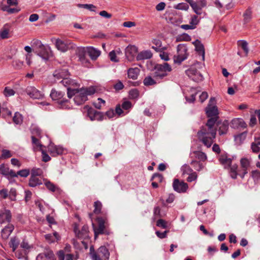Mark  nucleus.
<instances>
[{
    "mask_svg": "<svg viewBox=\"0 0 260 260\" xmlns=\"http://www.w3.org/2000/svg\"><path fill=\"white\" fill-rule=\"evenodd\" d=\"M100 15L104 18L109 19L112 17V15L109 13H108L106 11L103 10L100 12Z\"/></svg>",
    "mask_w": 260,
    "mask_h": 260,
    "instance_id": "nucleus-63",
    "label": "nucleus"
},
{
    "mask_svg": "<svg viewBox=\"0 0 260 260\" xmlns=\"http://www.w3.org/2000/svg\"><path fill=\"white\" fill-rule=\"evenodd\" d=\"M74 231L79 238L86 239L88 237V228L87 225H83L81 230L79 231H77V229L75 228Z\"/></svg>",
    "mask_w": 260,
    "mask_h": 260,
    "instance_id": "nucleus-21",
    "label": "nucleus"
},
{
    "mask_svg": "<svg viewBox=\"0 0 260 260\" xmlns=\"http://www.w3.org/2000/svg\"><path fill=\"white\" fill-rule=\"evenodd\" d=\"M79 8H84L90 11H95V7L92 4H78Z\"/></svg>",
    "mask_w": 260,
    "mask_h": 260,
    "instance_id": "nucleus-47",
    "label": "nucleus"
},
{
    "mask_svg": "<svg viewBox=\"0 0 260 260\" xmlns=\"http://www.w3.org/2000/svg\"><path fill=\"white\" fill-rule=\"evenodd\" d=\"M0 194L3 199H5L9 197L8 191L7 189L4 188L0 190Z\"/></svg>",
    "mask_w": 260,
    "mask_h": 260,
    "instance_id": "nucleus-64",
    "label": "nucleus"
},
{
    "mask_svg": "<svg viewBox=\"0 0 260 260\" xmlns=\"http://www.w3.org/2000/svg\"><path fill=\"white\" fill-rule=\"evenodd\" d=\"M132 103L129 101H124L122 103L121 107L124 110H128L132 108Z\"/></svg>",
    "mask_w": 260,
    "mask_h": 260,
    "instance_id": "nucleus-58",
    "label": "nucleus"
},
{
    "mask_svg": "<svg viewBox=\"0 0 260 260\" xmlns=\"http://www.w3.org/2000/svg\"><path fill=\"white\" fill-rule=\"evenodd\" d=\"M64 95V93L61 91H57L55 89H52L50 94L51 99L54 101H58L59 104L62 108H69L70 107L66 106V104L68 102V100L62 99Z\"/></svg>",
    "mask_w": 260,
    "mask_h": 260,
    "instance_id": "nucleus-12",
    "label": "nucleus"
},
{
    "mask_svg": "<svg viewBox=\"0 0 260 260\" xmlns=\"http://www.w3.org/2000/svg\"><path fill=\"white\" fill-rule=\"evenodd\" d=\"M190 3V5L193 10L194 12L198 15L202 14V9L203 7H200L196 2H193L192 0H187Z\"/></svg>",
    "mask_w": 260,
    "mask_h": 260,
    "instance_id": "nucleus-35",
    "label": "nucleus"
},
{
    "mask_svg": "<svg viewBox=\"0 0 260 260\" xmlns=\"http://www.w3.org/2000/svg\"><path fill=\"white\" fill-rule=\"evenodd\" d=\"M187 49L185 46L182 44H179L177 46V55L174 57V61L175 63H181L183 61L187 58Z\"/></svg>",
    "mask_w": 260,
    "mask_h": 260,
    "instance_id": "nucleus-10",
    "label": "nucleus"
},
{
    "mask_svg": "<svg viewBox=\"0 0 260 260\" xmlns=\"http://www.w3.org/2000/svg\"><path fill=\"white\" fill-rule=\"evenodd\" d=\"M175 9L186 11L189 8L188 5L186 3H181L174 6Z\"/></svg>",
    "mask_w": 260,
    "mask_h": 260,
    "instance_id": "nucleus-42",
    "label": "nucleus"
},
{
    "mask_svg": "<svg viewBox=\"0 0 260 260\" xmlns=\"http://www.w3.org/2000/svg\"><path fill=\"white\" fill-rule=\"evenodd\" d=\"M106 115L109 118H112L116 116V114L113 109H110L106 112Z\"/></svg>",
    "mask_w": 260,
    "mask_h": 260,
    "instance_id": "nucleus-62",
    "label": "nucleus"
},
{
    "mask_svg": "<svg viewBox=\"0 0 260 260\" xmlns=\"http://www.w3.org/2000/svg\"><path fill=\"white\" fill-rule=\"evenodd\" d=\"M13 122L16 124H20L22 122V116L21 114L16 112L13 118Z\"/></svg>",
    "mask_w": 260,
    "mask_h": 260,
    "instance_id": "nucleus-40",
    "label": "nucleus"
},
{
    "mask_svg": "<svg viewBox=\"0 0 260 260\" xmlns=\"http://www.w3.org/2000/svg\"><path fill=\"white\" fill-rule=\"evenodd\" d=\"M243 22L244 24H246L250 22L252 19V11L251 9H247L243 13Z\"/></svg>",
    "mask_w": 260,
    "mask_h": 260,
    "instance_id": "nucleus-34",
    "label": "nucleus"
},
{
    "mask_svg": "<svg viewBox=\"0 0 260 260\" xmlns=\"http://www.w3.org/2000/svg\"><path fill=\"white\" fill-rule=\"evenodd\" d=\"M219 160L220 162L224 166L225 168L229 167H231L232 159L230 158H228L225 155H222L219 157Z\"/></svg>",
    "mask_w": 260,
    "mask_h": 260,
    "instance_id": "nucleus-28",
    "label": "nucleus"
},
{
    "mask_svg": "<svg viewBox=\"0 0 260 260\" xmlns=\"http://www.w3.org/2000/svg\"><path fill=\"white\" fill-rule=\"evenodd\" d=\"M54 260V255L51 250L40 253L36 257V260Z\"/></svg>",
    "mask_w": 260,
    "mask_h": 260,
    "instance_id": "nucleus-20",
    "label": "nucleus"
},
{
    "mask_svg": "<svg viewBox=\"0 0 260 260\" xmlns=\"http://www.w3.org/2000/svg\"><path fill=\"white\" fill-rule=\"evenodd\" d=\"M156 80L153 79L151 76H147L144 78L143 83L145 86L153 85L157 83Z\"/></svg>",
    "mask_w": 260,
    "mask_h": 260,
    "instance_id": "nucleus-38",
    "label": "nucleus"
},
{
    "mask_svg": "<svg viewBox=\"0 0 260 260\" xmlns=\"http://www.w3.org/2000/svg\"><path fill=\"white\" fill-rule=\"evenodd\" d=\"M219 134L220 135L225 134L229 128V122L227 120H224L223 122L219 124Z\"/></svg>",
    "mask_w": 260,
    "mask_h": 260,
    "instance_id": "nucleus-31",
    "label": "nucleus"
},
{
    "mask_svg": "<svg viewBox=\"0 0 260 260\" xmlns=\"http://www.w3.org/2000/svg\"><path fill=\"white\" fill-rule=\"evenodd\" d=\"M252 177L255 180H257L260 178V172L257 170L253 171L251 172Z\"/></svg>",
    "mask_w": 260,
    "mask_h": 260,
    "instance_id": "nucleus-60",
    "label": "nucleus"
},
{
    "mask_svg": "<svg viewBox=\"0 0 260 260\" xmlns=\"http://www.w3.org/2000/svg\"><path fill=\"white\" fill-rule=\"evenodd\" d=\"M14 229V227L11 224H9L6 226L1 232L2 237L3 239H7Z\"/></svg>",
    "mask_w": 260,
    "mask_h": 260,
    "instance_id": "nucleus-22",
    "label": "nucleus"
},
{
    "mask_svg": "<svg viewBox=\"0 0 260 260\" xmlns=\"http://www.w3.org/2000/svg\"><path fill=\"white\" fill-rule=\"evenodd\" d=\"M16 196H17V191L16 189L14 188H11L9 193V199L13 201H15L16 200Z\"/></svg>",
    "mask_w": 260,
    "mask_h": 260,
    "instance_id": "nucleus-48",
    "label": "nucleus"
},
{
    "mask_svg": "<svg viewBox=\"0 0 260 260\" xmlns=\"http://www.w3.org/2000/svg\"><path fill=\"white\" fill-rule=\"evenodd\" d=\"M102 207V203L99 201H95L94 203V210L93 212L95 214H99L101 213Z\"/></svg>",
    "mask_w": 260,
    "mask_h": 260,
    "instance_id": "nucleus-41",
    "label": "nucleus"
},
{
    "mask_svg": "<svg viewBox=\"0 0 260 260\" xmlns=\"http://www.w3.org/2000/svg\"><path fill=\"white\" fill-rule=\"evenodd\" d=\"M84 109L85 110L87 111V115L91 121L103 120L104 116L101 112L97 111L88 106H85Z\"/></svg>",
    "mask_w": 260,
    "mask_h": 260,
    "instance_id": "nucleus-11",
    "label": "nucleus"
},
{
    "mask_svg": "<svg viewBox=\"0 0 260 260\" xmlns=\"http://www.w3.org/2000/svg\"><path fill=\"white\" fill-rule=\"evenodd\" d=\"M46 240L49 243H53L58 241L60 237L56 232H54L52 234H49L45 235Z\"/></svg>",
    "mask_w": 260,
    "mask_h": 260,
    "instance_id": "nucleus-29",
    "label": "nucleus"
},
{
    "mask_svg": "<svg viewBox=\"0 0 260 260\" xmlns=\"http://www.w3.org/2000/svg\"><path fill=\"white\" fill-rule=\"evenodd\" d=\"M191 164L193 165L194 169L198 171L202 170L204 168L203 164L199 161H192Z\"/></svg>",
    "mask_w": 260,
    "mask_h": 260,
    "instance_id": "nucleus-49",
    "label": "nucleus"
},
{
    "mask_svg": "<svg viewBox=\"0 0 260 260\" xmlns=\"http://www.w3.org/2000/svg\"><path fill=\"white\" fill-rule=\"evenodd\" d=\"M152 54L150 50L141 51L138 55L137 58L139 60L147 59L151 58Z\"/></svg>",
    "mask_w": 260,
    "mask_h": 260,
    "instance_id": "nucleus-32",
    "label": "nucleus"
},
{
    "mask_svg": "<svg viewBox=\"0 0 260 260\" xmlns=\"http://www.w3.org/2000/svg\"><path fill=\"white\" fill-rule=\"evenodd\" d=\"M199 23V20L198 19V17L196 15H194L191 17L190 24L192 25L193 26L196 27V25H197Z\"/></svg>",
    "mask_w": 260,
    "mask_h": 260,
    "instance_id": "nucleus-61",
    "label": "nucleus"
},
{
    "mask_svg": "<svg viewBox=\"0 0 260 260\" xmlns=\"http://www.w3.org/2000/svg\"><path fill=\"white\" fill-rule=\"evenodd\" d=\"M139 72L140 70L138 68H130L127 71L128 77L133 80H136L138 78Z\"/></svg>",
    "mask_w": 260,
    "mask_h": 260,
    "instance_id": "nucleus-30",
    "label": "nucleus"
},
{
    "mask_svg": "<svg viewBox=\"0 0 260 260\" xmlns=\"http://www.w3.org/2000/svg\"><path fill=\"white\" fill-rule=\"evenodd\" d=\"M26 92L32 99H42L44 94L34 86H28L26 89Z\"/></svg>",
    "mask_w": 260,
    "mask_h": 260,
    "instance_id": "nucleus-15",
    "label": "nucleus"
},
{
    "mask_svg": "<svg viewBox=\"0 0 260 260\" xmlns=\"http://www.w3.org/2000/svg\"><path fill=\"white\" fill-rule=\"evenodd\" d=\"M193 45L196 47V50L198 52L199 54L202 55V60L205 59V49L203 44L198 40H196L193 42Z\"/></svg>",
    "mask_w": 260,
    "mask_h": 260,
    "instance_id": "nucleus-23",
    "label": "nucleus"
},
{
    "mask_svg": "<svg viewBox=\"0 0 260 260\" xmlns=\"http://www.w3.org/2000/svg\"><path fill=\"white\" fill-rule=\"evenodd\" d=\"M53 75L57 79H62L60 83L67 88L70 86H77V82L69 78V73L67 68L60 69L55 71Z\"/></svg>",
    "mask_w": 260,
    "mask_h": 260,
    "instance_id": "nucleus-5",
    "label": "nucleus"
},
{
    "mask_svg": "<svg viewBox=\"0 0 260 260\" xmlns=\"http://www.w3.org/2000/svg\"><path fill=\"white\" fill-rule=\"evenodd\" d=\"M6 26V25H5L0 31V37L3 39L9 38V29Z\"/></svg>",
    "mask_w": 260,
    "mask_h": 260,
    "instance_id": "nucleus-44",
    "label": "nucleus"
},
{
    "mask_svg": "<svg viewBox=\"0 0 260 260\" xmlns=\"http://www.w3.org/2000/svg\"><path fill=\"white\" fill-rule=\"evenodd\" d=\"M12 153L9 150L3 149L2 150L1 158L6 159L12 156Z\"/></svg>",
    "mask_w": 260,
    "mask_h": 260,
    "instance_id": "nucleus-46",
    "label": "nucleus"
},
{
    "mask_svg": "<svg viewBox=\"0 0 260 260\" xmlns=\"http://www.w3.org/2000/svg\"><path fill=\"white\" fill-rule=\"evenodd\" d=\"M79 84L77 83V86H70L67 88V94L69 98L71 99L73 96L74 101L77 105H80L83 104L87 100V96L93 94L95 90L93 87L88 88H81L78 89Z\"/></svg>",
    "mask_w": 260,
    "mask_h": 260,
    "instance_id": "nucleus-2",
    "label": "nucleus"
},
{
    "mask_svg": "<svg viewBox=\"0 0 260 260\" xmlns=\"http://www.w3.org/2000/svg\"><path fill=\"white\" fill-rule=\"evenodd\" d=\"M97 220L98 222V226L96 228L94 227V237L95 239L97 238L99 235L106 233L105 231V220L101 217H98L97 218Z\"/></svg>",
    "mask_w": 260,
    "mask_h": 260,
    "instance_id": "nucleus-16",
    "label": "nucleus"
},
{
    "mask_svg": "<svg viewBox=\"0 0 260 260\" xmlns=\"http://www.w3.org/2000/svg\"><path fill=\"white\" fill-rule=\"evenodd\" d=\"M9 168L6 166L5 164H2L0 165V174L5 176H8V170Z\"/></svg>",
    "mask_w": 260,
    "mask_h": 260,
    "instance_id": "nucleus-50",
    "label": "nucleus"
},
{
    "mask_svg": "<svg viewBox=\"0 0 260 260\" xmlns=\"http://www.w3.org/2000/svg\"><path fill=\"white\" fill-rule=\"evenodd\" d=\"M12 214L10 210L5 208L0 210V224L10 222Z\"/></svg>",
    "mask_w": 260,
    "mask_h": 260,
    "instance_id": "nucleus-17",
    "label": "nucleus"
},
{
    "mask_svg": "<svg viewBox=\"0 0 260 260\" xmlns=\"http://www.w3.org/2000/svg\"><path fill=\"white\" fill-rule=\"evenodd\" d=\"M231 127L234 129H238L239 128H245L246 127V124L242 118H234L231 122Z\"/></svg>",
    "mask_w": 260,
    "mask_h": 260,
    "instance_id": "nucleus-19",
    "label": "nucleus"
},
{
    "mask_svg": "<svg viewBox=\"0 0 260 260\" xmlns=\"http://www.w3.org/2000/svg\"><path fill=\"white\" fill-rule=\"evenodd\" d=\"M15 91L12 88H10L8 86H7L5 88L3 94L5 96H13L15 94Z\"/></svg>",
    "mask_w": 260,
    "mask_h": 260,
    "instance_id": "nucleus-43",
    "label": "nucleus"
},
{
    "mask_svg": "<svg viewBox=\"0 0 260 260\" xmlns=\"http://www.w3.org/2000/svg\"><path fill=\"white\" fill-rule=\"evenodd\" d=\"M64 151V148L60 146H56L52 143L48 146V151L52 156L62 154Z\"/></svg>",
    "mask_w": 260,
    "mask_h": 260,
    "instance_id": "nucleus-18",
    "label": "nucleus"
},
{
    "mask_svg": "<svg viewBox=\"0 0 260 260\" xmlns=\"http://www.w3.org/2000/svg\"><path fill=\"white\" fill-rule=\"evenodd\" d=\"M32 43L33 51L43 59L47 61L52 56V51L49 46L43 44L39 40H34Z\"/></svg>",
    "mask_w": 260,
    "mask_h": 260,
    "instance_id": "nucleus-4",
    "label": "nucleus"
},
{
    "mask_svg": "<svg viewBox=\"0 0 260 260\" xmlns=\"http://www.w3.org/2000/svg\"><path fill=\"white\" fill-rule=\"evenodd\" d=\"M19 244V240L16 237H13L11 239L10 242L9 243L10 246L12 248V250L14 252L18 246Z\"/></svg>",
    "mask_w": 260,
    "mask_h": 260,
    "instance_id": "nucleus-36",
    "label": "nucleus"
},
{
    "mask_svg": "<svg viewBox=\"0 0 260 260\" xmlns=\"http://www.w3.org/2000/svg\"><path fill=\"white\" fill-rule=\"evenodd\" d=\"M197 174L196 172H192L189 174L188 177L187 178V181L188 182H192L196 180L197 179Z\"/></svg>",
    "mask_w": 260,
    "mask_h": 260,
    "instance_id": "nucleus-57",
    "label": "nucleus"
},
{
    "mask_svg": "<svg viewBox=\"0 0 260 260\" xmlns=\"http://www.w3.org/2000/svg\"><path fill=\"white\" fill-rule=\"evenodd\" d=\"M156 225L158 227L162 228V229H166L167 228V222L162 219H160L157 220Z\"/></svg>",
    "mask_w": 260,
    "mask_h": 260,
    "instance_id": "nucleus-55",
    "label": "nucleus"
},
{
    "mask_svg": "<svg viewBox=\"0 0 260 260\" xmlns=\"http://www.w3.org/2000/svg\"><path fill=\"white\" fill-rule=\"evenodd\" d=\"M174 189L179 193H184L188 188V184L183 181H180L178 179H174L173 183Z\"/></svg>",
    "mask_w": 260,
    "mask_h": 260,
    "instance_id": "nucleus-14",
    "label": "nucleus"
},
{
    "mask_svg": "<svg viewBox=\"0 0 260 260\" xmlns=\"http://www.w3.org/2000/svg\"><path fill=\"white\" fill-rule=\"evenodd\" d=\"M30 174V171L28 169H23L17 172L18 176L22 177H26Z\"/></svg>",
    "mask_w": 260,
    "mask_h": 260,
    "instance_id": "nucleus-52",
    "label": "nucleus"
},
{
    "mask_svg": "<svg viewBox=\"0 0 260 260\" xmlns=\"http://www.w3.org/2000/svg\"><path fill=\"white\" fill-rule=\"evenodd\" d=\"M182 171L183 174H187L189 175V174L192 173V170L190 168V167L187 165L183 166L182 168Z\"/></svg>",
    "mask_w": 260,
    "mask_h": 260,
    "instance_id": "nucleus-56",
    "label": "nucleus"
},
{
    "mask_svg": "<svg viewBox=\"0 0 260 260\" xmlns=\"http://www.w3.org/2000/svg\"><path fill=\"white\" fill-rule=\"evenodd\" d=\"M42 174V171L40 168H33L31 171V176L38 177L41 176Z\"/></svg>",
    "mask_w": 260,
    "mask_h": 260,
    "instance_id": "nucleus-51",
    "label": "nucleus"
},
{
    "mask_svg": "<svg viewBox=\"0 0 260 260\" xmlns=\"http://www.w3.org/2000/svg\"><path fill=\"white\" fill-rule=\"evenodd\" d=\"M77 53L79 57L80 60L82 62H83L85 60V56L86 54V50L85 48H78Z\"/></svg>",
    "mask_w": 260,
    "mask_h": 260,
    "instance_id": "nucleus-37",
    "label": "nucleus"
},
{
    "mask_svg": "<svg viewBox=\"0 0 260 260\" xmlns=\"http://www.w3.org/2000/svg\"><path fill=\"white\" fill-rule=\"evenodd\" d=\"M215 123V118H209L206 125L198 133L199 139L208 148L211 147L216 137L217 128Z\"/></svg>",
    "mask_w": 260,
    "mask_h": 260,
    "instance_id": "nucleus-1",
    "label": "nucleus"
},
{
    "mask_svg": "<svg viewBox=\"0 0 260 260\" xmlns=\"http://www.w3.org/2000/svg\"><path fill=\"white\" fill-rule=\"evenodd\" d=\"M55 44L57 49L63 52H65L70 49H74L76 48V45L70 40H62L59 39H56Z\"/></svg>",
    "mask_w": 260,
    "mask_h": 260,
    "instance_id": "nucleus-8",
    "label": "nucleus"
},
{
    "mask_svg": "<svg viewBox=\"0 0 260 260\" xmlns=\"http://www.w3.org/2000/svg\"><path fill=\"white\" fill-rule=\"evenodd\" d=\"M172 71V67L167 63L157 64L154 67L153 77L156 80H161Z\"/></svg>",
    "mask_w": 260,
    "mask_h": 260,
    "instance_id": "nucleus-6",
    "label": "nucleus"
},
{
    "mask_svg": "<svg viewBox=\"0 0 260 260\" xmlns=\"http://www.w3.org/2000/svg\"><path fill=\"white\" fill-rule=\"evenodd\" d=\"M45 185L46 187L50 191L54 192L59 190V188L55 186L53 183L50 181H47L45 182Z\"/></svg>",
    "mask_w": 260,
    "mask_h": 260,
    "instance_id": "nucleus-45",
    "label": "nucleus"
},
{
    "mask_svg": "<svg viewBox=\"0 0 260 260\" xmlns=\"http://www.w3.org/2000/svg\"><path fill=\"white\" fill-rule=\"evenodd\" d=\"M117 55L116 54V52L114 51H111L109 53V56L110 57L111 61L114 62H117L119 61V59L117 58Z\"/></svg>",
    "mask_w": 260,
    "mask_h": 260,
    "instance_id": "nucleus-53",
    "label": "nucleus"
},
{
    "mask_svg": "<svg viewBox=\"0 0 260 260\" xmlns=\"http://www.w3.org/2000/svg\"><path fill=\"white\" fill-rule=\"evenodd\" d=\"M239 45L241 47L242 49L245 52L246 55H247L249 52V48L248 47V43L245 40H240L238 41Z\"/></svg>",
    "mask_w": 260,
    "mask_h": 260,
    "instance_id": "nucleus-39",
    "label": "nucleus"
},
{
    "mask_svg": "<svg viewBox=\"0 0 260 260\" xmlns=\"http://www.w3.org/2000/svg\"><path fill=\"white\" fill-rule=\"evenodd\" d=\"M87 52L91 59L95 60L100 55L101 51L92 47L87 48Z\"/></svg>",
    "mask_w": 260,
    "mask_h": 260,
    "instance_id": "nucleus-25",
    "label": "nucleus"
},
{
    "mask_svg": "<svg viewBox=\"0 0 260 260\" xmlns=\"http://www.w3.org/2000/svg\"><path fill=\"white\" fill-rule=\"evenodd\" d=\"M42 184V181L41 179H39L38 177L30 176L28 183L29 186L34 187Z\"/></svg>",
    "mask_w": 260,
    "mask_h": 260,
    "instance_id": "nucleus-33",
    "label": "nucleus"
},
{
    "mask_svg": "<svg viewBox=\"0 0 260 260\" xmlns=\"http://www.w3.org/2000/svg\"><path fill=\"white\" fill-rule=\"evenodd\" d=\"M105 101L101 98L98 99L97 101L93 103L94 107L97 109H101L102 105H104Z\"/></svg>",
    "mask_w": 260,
    "mask_h": 260,
    "instance_id": "nucleus-54",
    "label": "nucleus"
},
{
    "mask_svg": "<svg viewBox=\"0 0 260 260\" xmlns=\"http://www.w3.org/2000/svg\"><path fill=\"white\" fill-rule=\"evenodd\" d=\"M137 52L138 48L135 45H128L125 50V55L127 58L134 56Z\"/></svg>",
    "mask_w": 260,
    "mask_h": 260,
    "instance_id": "nucleus-26",
    "label": "nucleus"
},
{
    "mask_svg": "<svg viewBox=\"0 0 260 260\" xmlns=\"http://www.w3.org/2000/svg\"><path fill=\"white\" fill-rule=\"evenodd\" d=\"M20 246L21 248L24 249V250H23L21 252H19L18 251H17L16 254H17V257L19 259L22 258H26V250L30 248V246L27 242H25L24 241L21 243Z\"/></svg>",
    "mask_w": 260,
    "mask_h": 260,
    "instance_id": "nucleus-24",
    "label": "nucleus"
},
{
    "mask_svg": "<svg viewBox=\"0 0 260 260\" xmlns=\"http://www.w3.org/2000/svg\"><path fill=\"white\" fill-rule=\"evenodd\" d=\"M208 97V93L206 91L202 92L199 96V100L201 103H203Z\"/></svg>",
    "mask_w": 260,
    "mask_h": 260,
    "instance_id": "nucleus-59",
    "label": "nucleus"
},
{
    "mask_svg": "<svg viewBox=\"0 0 260 260\" xmlns=\"http://www.w3.org/2000/svg\"><path fill=\"white\" fill-rule=\"evenodd\" d=\"M215 99L211 98L205 109V111L207 117L209 118H215L216 122L218 118V110L217 107L215 105Z\"/></svg>",
    "mask_w": 260,
    "mask_h": 260,
    "instance_id": "nucleus-7",
    "label": "nucleus"
},
{
    "mask_svg": "<svg viewBox=\"0 0 260 260\" xmlns=\"http://www.w3.org/2000/svg\"><path fill=\"white\" fill-rule=\"evenodd\" d=\"M92 260H108L110 253L105 246H101L96 252L90 253Z\"/></svg>",
    "mask_w": 260,
    "mask_h": 260,
    "instance_id": "nucleus-9",
    "label": "nucleus"
},
{
    "mask_svg": "<svg viewBox=\"0 0 260 260\" xmlns=\"http://www.w3.org/2000/svg\"><path fill=\"white\" fill-rule=\"evenodd\" d=\"M152 43L155 46H152V48L155 50L156 52H160L167 49L166 47H162L161 42L159 39H153L152 40Z\"/></svg>",
    "mask_w": 260,
    "mask_h": 260,
    "instance_id": "nucleus-27",
    "label": "nucleus"
},
{
    "mask_svg": "<svg viewBox=\"0 0 260 260\" xmlns=\"http://www.w3.org/2000/svg\"><path fill=\"white\" fill-rule=\"evenodd\" d=\"M240 168L238 169V166L233 165L231 167L230 174L231 178L236 179L237 175L241 178H244L245 175L248 173V170L250 166V159L246 157H242L240 160Z\"/></svg>",
    "mask_w": 260,
    "mask_h": 260,
    "instance_id": "nucleus-3",
    "label": "nucleus"
},
{
    "mask_svg": "<svg viewBox=\"0 0 260 260\" xmlns=\"http://www.w3.org/2000/svg\"><path fill=\"white\" fill-rule=\"evenodd\" d=\"M186 75L193 81L199 82L203 80V75L194 68H191L186 71Z\"/></svg>",
    "mask_w": 260,
    "mask_h": 260,
    "instance_id": "nucleus-13",
    "label": "nucleus"
}]
</instances>
